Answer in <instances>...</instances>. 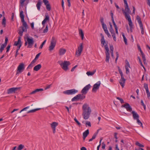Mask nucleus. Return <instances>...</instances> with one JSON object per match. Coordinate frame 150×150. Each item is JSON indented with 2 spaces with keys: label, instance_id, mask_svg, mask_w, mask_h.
<instances>
[{
  "label": "nucleus",
  "instance_id": "1",
  "mask_svg": "<svg viewBox=\"0 0 150 150\" xmlns=\"http://www.w3.org/2000/svg\"><path fill=\"white\" fill-rule=\"evenodd\" d=\"M123 1L125 5V10L123 9L122 11L126 19L128 21L130 29V31L132 32L133 25L130 16L129 15V14L131 13V11L129 8L127 0H123Z\"/></svg>",
  "mask_w": 150,
  "mask_h": 150
},
{
  "label": "nucleus",
  "instance_id": "2",
  "mask_svg": "<svg viewBox=\"0 0 150 150\" xmlns=\"http://www.w3.org/2000/svg\"><path fill=\"white\" fill-rule=\"evenodd\" d=\"M100 36L101 38L100 40V41L101 42V44L102 47L103 46H104L105 49L106 50L105 52V55H106V59L105 61L109 63V59H110V54L109 53V49L108 48V42H106L104 39V38L103 35L102 33L100 34Z\"/></svg>",
  "mask_w": 150,
  "mask_h": 150
},
{
  "label": "nucleus",
  "instance_id": "3",
  "mask_svg": "<svg viewBox=\"0 0 150 150\" xmlns=\"http://www.w3.org/2000/svg\"><path fill=\"white\" fill-rule=\"evenodd\" d=\"M83 110L82 116L83 118L85 120H87L89 117L91 112V110L88 104L87 103L84 104L82 106Z\"/></svg>",
  "mask_w": 150,
  "mask_h": 150
},
{
  "label": "nucleus",
  "instance_id": "4",
  "mask_svg": "<svg viewBox=\"0 0 150 150\" xmlns=\"http://www.w3.org/2000/svg\"><path fill=\"white\" fill-rule=\"evenodd\" d=\"M56 43V40L55 38L52 37L50 45L49 48V50L50 51H51L54 48Z\"/></svg>",
  "mask_w": 150,
  "mask_h": 150
},
{
  "label": "nucleus",
  "instance_id": "5",
  "mask_svg": "<svg viewBox=\"0 0 150 150\" xmlns=\"http://www.w3.org/2000/svg\"><path fill=\"white\" fill-rule=\"evenodd\" d=\"M85 98V96L83 94H79L73 98L71 100L72 101H77L80 100H83Z\"/></svg>",
  "mask_w": 150,
  "mask_h": 150
},
{
  "label": "nucleus",
  "instance_id": "6",
  "mask_svg": "<svg viewBox=\"0 0 150 150\" xmlns=\"http://www.w3.org/2000/svg\"><path fill=\"white\" fill-rule=\"evenodd\" d=\"M27 28H28L27 25V27H25L23 25L22 26L20 27L19 29L18 30V34L19 35V36L21 37L23 36V32H27Z\"/></svg>",
  "mask_w": 150,
  "mask_h": 150
},
{
  "label": "nucleus",
  "instance_id": "7",
  "mask_svg": "<svg viewBox=\"0 0 150 150\" xmlns=\"http://www.w3.org/2000/svg\"><path fill=\"white\" fill-rule=\"evenodd\" d=\"M62 68L65 71L68 69V66L70 64V62L67 61H64V62L59 63Z\"/></svg>",
  "mask_w": 150,
  "mask_h": 150
},
{
  "label": "nucleus",
  "instance_id": "8",
  "mask_svg": "<svg viewBox=\"0 0 150 150\" xmlns=\"http://www.w3.org/2000/svg\"><path fill=\"white\" fill-rule=\"evenodd\" d=\"M78 91L75 89H73L70 90H67L63 92V93L67 95H73L77 93Z\"/></svg>",
  "mask_w": 150,
  "mask_h": 150
},
{
  "label": "nucleus",
  "instance_id": "9",
  "mask_svg": "<svg viewBox=\"0 0 150 150\" xmlns=\"http://www.w3.org/2000/svg\"><path fill=\"white\" fill-rule=\"evenodd\" d=\"M20 16L21 18V21L23 23V25L25 27H27V24L24 20V16L23 13V12L22 10H20Z\"/></svg>",
  "mask_w": 150,
  "mask_h": 150
},
{
  "label": "nucleus",
  "instance_id": "10",
  "mask_svg": "<svg viewBox=\"0 0 150 150\" xmlns=\"http://www.w3.org/2000/svg\"><path fill=\"white\" fill-rule=\"evenodd\" d=\"M26 40L28 42V45L27 47L28 48L32 47L34 43L33 38H30L29 37H27L26 38Z\"/></svg>",
  "mask_w": 150,
  "mask_h": 150
},
{
  "label": "nucleus",
  "instance_id": "11",
  "mask_svg": "<svg viewBox=\"0 0 150 150\" xmlns=\"http://www.w3.org/2000/svg\"><path fill=\"white\" fill-rule=\"evenodd\" d=\"M100 84L101 83L100 81H98L93 86L92 92L96 93L97 90L99 89Z\"/></svg>",
  "mask_w": 150,
  "mask_h": 150
},
{
  "label": "nucleus",
  "instance_id": "12",
  "mask_svg": "<svg viewBox=\"0 0 150 150\" xmlns=\"http://www.w3.org/2000/svg\"><path fill=\"white\" fill-rule=\"evenodd\" d=\"M24 69V64L23 63H20L18 67L16 74L21 73L23 71Z\"/></svg>",
  "mask_w": 150,
  "mask_h": 150
},
{
  "label": "nucleus",
  "instance_id": "13",
  "mask_svg": "<svg viewBox=\"0 0 150 150\" xmlns=\"http://www.w3.org/2000/svg\"><path fill=\"white\" fill-rule=\"evenodd\" d=\"M83 49L82 43H81L80 44V46L78 47V50L76 52V55L77 57H79L81 55Z\"/></svg>",
  "mask_w": 150,
  "mask_h": 150
},
{
  "label": "nucleus",
  "instance_id": "14",
  "mask_svg": "<svg viewBox=\"0 0 150 150\" xmlns=\"http://www.w3.org/2000/svg\"><path fill=\"white\" fill-rule=\"evenodd\" d=\"M91 87V86L90 84H88L81 91V93L84 95L86 94Z\"/></svg>",
  "mask_w": 150,
  "mask_h": 150
},
{
  "label": "nucleus",
  "instance_id": "15",
  "mask_svg": "<svg viewBox=\"0 0 150 150\" xmlns=\"http://www.w3.org/2000/svg\"><path fill=\"white\" fill-rule=\"evenodd\" d=\"M20 88H9L7 90V93L8 94H10L11 93H15V91H16L20 89Z\"/></svg>",
  "mask_w": 150,
  "mask_h": 150
},
{
  "label": "nucleus",
  "instance_id": "16",
  "mask_svg": "<svg viewBox=\"0 0 150 150\" xmlns=\"http://www.w3.org/2000/svg\"><path fill=\"white\" fill-rule=\"evenodd\" d=\"M122 107H124L125 108L127 111L131 112L132 110V109L129 104L128 103H125V104L122 105Z\"/></svg>",
  "mask_w": 150,
  "mask_h": 150
},
{
  "label": "nucleus",
  "instance_id": "17",
  "mask_svg": "<svg viewBox=\"0 0 150 150\" xmlns=\"http://www.w3.org/2000/svg\"><path fill=\"white\" fill-rule=\"evenodd\" d=\"M121 77V79L120 80L119 82L122 87L123 88L125 86L126 79L124 78V76Z\"/></svg>",
  "mask_w": 150,
  "mask_h": 150
},
{
  "label": "nucleus",
  "instance_id": "18",
  "mask_svg": "<svg viewBox=\"0 0 150 150\" xmlns=\"http://www.w3.org/2000/svg\"><path fill=\"white\" fill-rule=\"evenodd\" d=\"M49 16L47 14H46L45 15V18L43 20V21L42 22V24L44 26L45 23L47 21H49Z\"/></svg>",
  "mask_w": 150,
  "mask_h": 150
},
{
  "label": "nucleus",
  "instance_id": "19",
  "mask_svg": "<svg viewBox=\"0 0 150 150\" xmlns=\"http://www.w3.org/2000/svg\"><path fill=\"white\" fill-rule=\"evenodd\" d=\"M132 114L134 120H137L139 118V115L138 114L134 111H132Z\"/></svg>",
  "mask_w": 150,
  "mask_h": 150
},
{
  "label": "nucleus",
  "instance_id": "20",
  "mask_svg": "<svg viewBox=\"0 0 150 150\" xmlns=\"http://www.w3.org/2000/svg\"><path fill=\"white\" fill-rule=\"evenodd\" d=\"M66 52V49L62 48H60L59 51V54L60 56L64 54Z\"/></svg>",
  "mask_w": 150,
  "mask_h": 150
},
{
  "label": "nucleus",
  "instance_id": "21",
  "mask_svg": "<svg viewBox=\"0 0 150 150\" xmlns=\"http://www.w3.org/2000/svg\"><path fill=\"white\" fill-rule=\"evenodd\" d=\"M89 134V131L88 129H87L83 133V140H85L86 138L87 137Z\"/></svg>",
  "mask_w": 150,
  "mask_h": 150
},
{
  "label": "nucleus",
  "instance_id": "22",
  "mask_svg": "<svg viewBox=\"0 0 150 150\" xmlns=\"http://www.w3.org/2000/svg\"><path fill=\"white\" fill-rule=\"evenodd\" d=\"M43 91V89L42 88H40V89H36L34 91H33L31 93H30V95L33 94H35L37 92H39L40 91Z\"/></svg>",
  "mask_w": 150,
  "mask_h": 150
},
{
  "label": "nucleus",
  "instance_id": "23",
  "mask_svg": "<svg viewBox=\"0 0 150 150\" xmlns=\"http://www.w3.org/2000/svg\"><path fill=\"white\" fill-rule=\"evenodd\" d=\"M127 65L125 66V69L126 70V73L127 74H128L129 72V67H130V65L128 62H127L126 63Z\"/></svg>",
  "mask_w": 150,
  "mask_h": 150
},
{
  "label": "nucleus",
  "instance_id": "24",
  "mask_svg": "<svg viewBox=\"0 0 150 150\" xmlns=\"http://www.w3.org/2000/svg\"><path fill=\"white\" fill-rule=\"evenodd\" d=\"M41 67L40 64H38L34 67L33 70L35 71H38L41 68Z\"/></svg>",
  "mask_w": 150,
  "mask_h": 150
},
{
  "label": "nucleus",
  "instance_id": "25",
  "mask_svg": "<svg viewBox=\"0 0 150 150\" xmlns=\"http://www.w3.org/2000/svg\"><path fill=\"white\" fill-rule=\"evenodd\" d=\"M58 123L56 122H53L51 124L52 129H56V127L58 125Z\"/></svg>",
  "mask_w": 150,
  "mask_h": 150
},
{
  "label": "nucleus",
  "instance_id": "26",
  "mask_svg": "<svg viewBox=\"0 0 150 150\" xmlns=\"http://www.w3.org/2000/svg\"><path fill=\"white\" fill-rule=\"evenodd\" d=\"M42 3L39 1H38L36 4V6L38 10L40 11V6L41 5Z\"/></svg>",
  "mask_w": 150,
  "mask_h": 150
},
{
  "label": "nucleus",
  "instance_id": "27",
  "mask_svg": "<svg viewBox=\"0 0 150 150\" xmlns=\"http://www.w3.org/2000/svg\"><path fill=\"white\" fill-rule=\"evenodd\" d=\"M79 34L81 37L82 40H83L84 38V33L82 30L81 29L79 30Z\"/></svg>",
  "mask_w": 150,
  "mask_h": 150
},
{
  "label": "nucleus",
  "instance_id": "28",
  "mask_svg": "<svg viewBox=\"0 0 150 150\" xmlns=\"http://www.w3.org/2000/svg\"><path fill=\"white\" fill-rule=\"evenodd\" d=\"M96 71V70H94L92 72L88 71L86 72V74L88 76L93 75Z\"/></svg>",
  "mask_w": 150,
  "mask_h": 150
},
{
  "label": "nucleus",
  "instance_id": "29",
  "mask_svg": "<svg viewBox=\"0 0 150 150\" xmlns=\"http://www.w3.org/2000/svg\"><path fill=\"white\" fill-rule=\"evenodd\" d=\"M40 108H36V109L32 110H30L28 111L27 112V113H33V112H36V111H37V110H40Z\"/></svg>",
  "mask_w": 150,
  "mask_h": 150
},
{
  "label": "nucleus",
  "instance_id": "30",
  "mask_svg": "<svg viewBox=\"0 0 150 150\" xmlns=\"http://www.w3.org/2000/svg\"><path fill=\"white\" fill-rule=\"evenodd\" d=\"M136 19L137 20V21L139 24V25L142 24V22L141 21V19L140 17L139 16H137L136 17Z\"/></svg>",
  "mask_w": 150,
  "mask_h": 150
},
{
  "label": "nucleus",
  "instance_id": "31",
  "mask_svg": "<svg viewBox=\"0 0 150 150\" xmlns=\"http://www.w3.org/2000/svg\"><path fill=\"white\" fill-rule=\"evenodd\" d=\"M26 0H20V6L23 7L24 5V3Z\"/></svg>",
  "mask_w": 150,
  "mask_h": 150
},
{
  "label": "nucleus",
  "instance_id": "32",
  "mask_svg": "<svg viewBox=\"0 0 150 150\" xmlns=\"http://www.w3.org/2000/svg\"><path fill=\"white\" fill-rule=\"evenodd\" d=\"M21 44H20V45L17 47L16 50V54L15 55V57H16L18 55V54L19 53H18V50L20 49L21 46Z\"/></svg>",
  "mask_w": 150,
  "mask_h": 150
},
{
  "label": "nucleus",
  "instance_id": "33",
  "mask_svg": "<svg viewBox=\"0 0 150 150\" xmlns=\"http://www.w3.org/2000/svg\"><path fill=\"white\" fill-rule=\"evenodd\" d=\"M24 147V145L22 144H21L18 146L17 149V150H22V149Z\"/></svg>",
  "mask_w": 150,
  "mask_h": 150
},
{
  "label": "nucleus",
  "instance_id": "34",
  "mask_svg": "<svg viewBox=\"0 0 150 150\" xmlns=\"http://www.w3.org/2000/svg\"><path fill=\"white\" fill-rule=\"evenodd\" d=\"M6 19L5 17H4L3 18L2 20V25H4V27H5L6 25Z\"/></svg>",
  "mask_w": 150,
  "mask_h": 150
},
{
  "label": "nucleus",
  "instance_id": "35",
  "mask_svg": "<svg viewBox=\"0 0 150 150\" xmlns=\"http://www.w3.org/2000/svg\"><path fill=\"white\" fill-rule=\"evenodd\" d=\"M122 36H123V39H124V41L126 45L127 44V39L126 38L124 34V33H123L122 34Z\"/></svg>",
  "mask_w": 150,
  "mask_h": 150
},
{
  "label": "nucleus",
  "instance_id": "36",
  "mask_svg": "<svg viewBox=\"0 0 150 150\" xmlns=\"http://www.w3.org/2000/svg\"><path fill=\"white\" fill-rule=\"evenodd\" d=\"M45 6L46 8L48 11H50L51 10V7L49 3L45 5Z\"/></svg>",
  "mask_w": 150,
  "mask_h": 150
},
{
  "label": "nucleus",
  "instance_id": "37",
  "mask_svg": "<svg viewBox=\"0 0 150 150\" xmlns=\"http://www.w3.org/2000/svg\"><path fill=\"white\" fill-rule=\"evenodd\" d=\"M141 54L142 55L143 60L144 63H145L146 62V60L145 55H144V54L143 52H142V53H141Z\"/></svg>",
  "mask_w": 150,
  "mask_h": 150
},
{
  "label": "nucleus",
  "instance_id": "38",
  "mask_svg": "<svg viewBox=\"0 0 150 150\" xmlns=\"http://www.w3.org/2000/svg\"><path fill=\"white\" fill-rule=\"evenodd\" d=\"M113 25L115 27V28L116 33L118 35V30H117V29H118L117 27V26L116 25L115 23H114L113 24Z\"/></svg>",
  "mask_w": 150,
  "mask_h": 150
},
{
  "label": "nucleus",
  "instance_id": "39",
  "mask_svg": "<svg viewBox=\"0 0 150 150\" xmlns=\"http://www.w3.org/2000/svg\"><path fill=\"white\" fill-rule=\"evenodd\" d=\"M136 120H137V122L138 124L139 125H140V126H141L143 128V126H142V122H141V121L139 120V118L137 119Z\"/></svg>",
  "mask_w": 150,
  "mask_h": 150
},
{
  "label": "nucleus",
  "instance_id": "40",
  "mask_svg": "<svg viewBox=\"0 0 150 150\" xmlns=\"http://www.w3.org/2000/svg\"><path fill=\"white\" fill-rule=\"evenodd\" d=\"M118 69L120 75L121 77H122L123 76H124L122 72V70L120 69L119 67H118Z\"/></svg>",
  "mask_w": 150,
  "mask_h": 150
},
{
  "label": "nucleus",
  "instance_id": "41",
  "mask_svg": "<svg viewBox=\"0 0 150 150\" xmlns=\"http://www.w3.org/2000/svg\"><path fill=\"white\" fill-rule=\"evenodd\" d=\"M102 25L103 28L104 30H105L107 29V28L106 27V25L104 23L102 22Z\"/></svg>",
  "mask_w": 150,
  "mask_h": 150
},
{
  "label": "nucleus",
  "instance_id": "42",
  "mask_svg": "<svg viewBox=\"0 0 150 150\" xmlns=\"http://www.w3.org/2000/svg\"><path fill=\"white\" fill-rule=\"evenodd\" d=\"M116 98L120 101L121 103L122 104L124 103V100L120 98L119 97H117Z\"/></svg>",
  "mask_w": 150,
  "mask_h": 150
},
{
  "label": "nucleus",
  "instance_id": "43",
  "mask_svg": "<svg viewBox=\"0 0 150 150\" xmlns=\"http://www.w3.org/2000/svg\"><path fill=\"white\" fill-rule=\"evenodd\" d=\"M138 58L139 59V63H140L141 65L143 67V68L144 69H145V67H144V66L143 65V64H142V62L141 61V60L140 58H139V57H138Z\"/></svg>",
  "mask_w": 150,
  "mask_h": 150
},
{
  "label": "nucleus",
  "instance_id": "44",
  "mask_svg": "<svg viewBox=\"0 0 150 150\" xmlns=\"http://www.w3.org/2000/svg\"><path fill=\"white\" fill-rule=\"evenodd\" d=\"M136 144L139 147H144V146L143 145L140 144L138 142H137L136 143Z\"/></svg>",
  "mask_w": 150,
  "mask_h": 150
},
{
  "label": "nucleus",
  "instance_id": "45",
  "mask_svg": "<svg viewBox=\"0 0 150 150\" xmlns=\"http://www.w3.org/2000/svg\"><path fill=\"white\" fill-rule=\"evenodd\" d=\"M48 30V25H47L46 26V27L45 28V29L43 31V33H46L47 32Z\"/></svg>",
  "mask_w": 150,
  "mask_h": 150
},
{
  "label": "nucleus",
  "instance_id": "46",
  "mask_svg": "<svg viewBox=\"0 0 150 150\" xmlns=\"http://www.w3.org/2000/svg\"><path fill=\"white\" fill-rule=\"evenodd\" d=\"M110 14H111V16L113 24L114 23H115L114 21L113 17V13L112 12H111Z\"/></svg>",
  "mask_w": 150,
  "mask_h": 150
},
{
  "label": "nucleus",
  "instance_id": "47",
  "mask_svg": "<svg viewBox=\"0 0 150 150\" xmlns=\"http://www.w3.org/2000/svg\"><path fill=\"white\" fill-rule=\"evenodd\" d=\"M85 125H86V127H87V125L90 127L91 126V122L89 121H86V122Z\"/></svg>",
  "mask_w": 150,
  "mask_h": 150
},
{
  "label": "nucleus",
  "instance_id": "48",
  "mask_svg": "<svg viewBox=\"0 0 150 150\" xmlns=\"http://www.w3.org/2000/svg\"><path fill=\"white\" fill-rule=\"evenodd\" d=\"M21 36H18V41H17L18 42V43L19 44V45H20V44H21Z\"/></svg>",
  "mask_w": 150,
  "mask_h": 150
},
{
  "label": "nucleus",
  "instance_id": "49",
  "mask_svg": "<svg viewBox=\"0 0 150 150\" xmlns=\"http://www.w3.org/2000/svg\"><path fill=\"white\" fill-rule=\"evenodd\" d=\"M5 47L4 46H2V45H1L0 48V53H1L4 50V48Z\"/></svg>",
  "mask_w": 150,
  "mask_h": 150
},
{
  "label": "nucleus",
  "instance_id": "50",
  "mask_svg": "<svg viewBox=\"0 0 150 150\" xmlns=\"http://www.w3.org/2000/svg\"><path fill=\"white\" fill-rule=\"evenodd\" d=\"M46 42V40H45L42 43V44H41V45H40V47H39V48L40 49H42L43 46L45 44V42Z\"/></svg>",
  "mask_w": 150,
  "mask_h": 150
},
{
  "label": "nucleus",
  "instance_id": "51",
  "mask_svg": "<svg viewBox=\"0 0 150 150\" xmlns=\"http://www.w3.org/2000/svg\"><path fill=\"white\" fill-rule=\"evenodd\" d=\"M74 120L75 121V122L77 123V124L79 126H80L81 124V123L79 122V121L77 120V119L75 118H74Z\"/></svg>",
  "mask_w": 150,
  "mask_h": 150
},
{
  "label": "nucleus",
  "instance_id": "52",
  "mask_svg": "<svg viewBox=\"0 0 150 150\" xmlns=\"http://www.w3.org/2000/svg\"><path fill=\"white\" fill-rule=\"evenodd\" d=\"M141 105L144 107V109L145 110L146 109V105L144 103L143 100H141Z\"/></svg>",
  "mask_w": 150,
  "mask_h": 150
},
{
  "label": "nucleus",
  "instance_id": "53",
  "mask_svg": "<svg viewBox=\"0 0 150 150\" xmlns=\"http://www.w3.org/2000/svg\"><path fill=\"white\" fill-rule=\"evenodd\" d=\"M29 106H27L24 108H23V109H22L20 112V113H21L22 112L26 110L27 109H28L29 108Z\"/></svg>",
  "mask_w": 150,
  "mask_h": 150
},
{
  "label": "nucleus",
  "instance_id": "54",
  "mask_svg": "<svg viewBox=\"0 0 150 150\" xmlns=\"http://www.w3.org/2000/svg\"><path fill=\"white\" fill-rule=\"evenodd\" d=\"M112 35L113 38V39L115 41L116 40V37H115V33H113V34H112Z\"/></svg>",
  "mask_w": 150,
  "mask_h": 150
},
{
  "label": "nucleus",
  "instance_id": "55",
  "mask_svg": "<svg viewBox=\"0 0 150 150\" xmlns=\"http://www.w3.org/2000/svg\"><path fill=\"white\" fill-rule=\"evenodd\" d=\"M110 52L113 53L114 48L112 45H110Z\"/></svg>",
  "mask_w": 150,
  "mask_h": 150
},
{
  "label": "nucleus",
  "instance_id": "56",
  "mask_svg": "<svg viewBox=\"0 0 150 150\" xmlns=\"http://www.w3.org/2000/svg\"><path fill=\"white\" fill-rule=\"evenodd\" d=\"M43 1L45 5L49 4V1L47 0H43Z\"/></svg>",
  "mask_w": 150,
  "mask_h": 150
},
{
  "label": "nucleus",
  "instance_id": "57",
  "mask_svg": "<svg viewBox=\"0 0 150 150\" xmlns=\"http://www.w3.org/2000/svg\"><path fill=\"white\" fill-rule=\"evenodd\" d=\"M144 87L146 90L149 89L148 84L146 83L144 84Z\"/></svg>",
  "mask_w": 150,
  "mask_h": 150
},
{
  "label": "nucleus",
  "instance_id": "58",
  "mask_svg": "<svg viewBox=\"0 0 150 150\" xmlns=\"http://www.w3.org/2000/svg\"><path fill=\"white\" fill-rule=\"evenodd\" d=\"M109 30L110 32L111 33V34L115 33L114 31V30L113 29V28H110Z\"/></svg>",
  "mask_w": 150,
  "mask_h": 150
},
{
  "label": "nucleus",
  "instance_id": "59",
  "mask_svg": "<svg viewBox=\"0 0 150 150\" xmlns=\"http://www.w3.org/2000/svg\"><path fill=\"white\" fill-rule=\"evenodd\" d=\"M116 58L115 60V61L116 62H117V61L119 57V54L118 52H116Z\"/></svg>",
  "mask_w": 150,
  "mask_h": 150
},
{
  "label": "nucleus",
  "instance_id": "60",
  "mask_svg": "<svg viewBox=\"0 0 150 150\" xmlns=\"http://www.w3.org/2000/svg\"><path fill=\"white\" fill-rule=\"evenodd\" d=\"M41 53L40 52V53H38V54H37L36 55L35 57V59H37L38 58L40 55L41 54Z\"/></svg>",
  "mask_w": 150,
  "mask_h": 150
},
{
  "label": "nucleus",
  "instance_id": "61",
  "mask_svg": "<svg viewBox=\"0 0 150 150\" xmlns=\"http://www.w3.org/2000/svg\"><path fill=\"white\" fill-rule=\"evenodd\" d=\"M139 25L140 28L141 30H144L143 24H140Z\"/></svg>",
  "mask_w": 150,
  "mask_h": 150
},
{
  "label": "nucleus",
  "instance_id": "62",
  "mask_svg": "<svg viewBox=\"0 0 150 150\" xmlns=\"http://www.w3.org/2000/svg\"><path fill=\"white\" fill-rule=\"evenodd\" d=\"M11 46L9 45H8V46L6 47V52H7L9 51L10 48Z\"/></svg>",
  "mask_w": 150,
  "mask_h": 150
},
{
  "label": "nucleus",
  "instance_id": "63",
  "mask_svg": "<svg viewBox=\"0 0 150 150\" xmlns=\"http://www.w3.org/2000/svg\"><path fill=\"white\" fill-rule=\"evenodd\" d=\"M97 135V133H94L93 134V137H92V139H94L96 138Z\"/></svg>",
  "mask_w": 150,
  "mask_h": 150
},
{
  "label": "nucleus",
  "instance_id": "64",
  "mask_svg": "<svg viewBox=\"0 0 150 150\" xmlns=\"http://www.w3.org/2000/svg\"><path fill=\"white\" fill-rule=\"evenodd\" d=\"M102 148L103 149H105V144H104V142H103L102 143Z\"/></svg>",
  "mask_w": 150,
  "mask_h": 150
}]
</instances>
